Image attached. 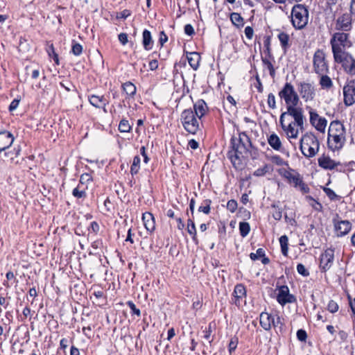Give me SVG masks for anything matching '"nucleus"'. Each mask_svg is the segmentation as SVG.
I'll return each mask as SVG.
<instances>
[{"label": "nucleus", "instance_id": "f257e3e1", "mask_svg": "<svg viewBox=\"0 0 355 355\" xmlns=\"http://www.w3.org/2000/svg\"><path fill=\"white\" fill-rule=\"evenodd\" d=\"M297 114L295 116L291 113L283 112L280 115V125L289 140L297 139L300 130L304 129L305 118L303 111L297 112ZM290 141L291 142V141Z\"/></svg>", "mask_w": 355, "mask_h": 355}, {"label": "nucleus", "instance_id": "f03ea898", "mask_svg": "<svg viewBox=\"0 0 355 355\" xmlns=\"http://www.w3.org/2000/svg\"><path fill=\"white\" fill-rule=\"evenodd\" d=\"M232 149L228 152V157L234 167H239L242 164V158L248 154L251 147L249 137L245 132H241L238 137L231 139Z\"/></svg>", "mask_w": 355, "mask_h": 355}, {"label": "nucleus", "instance_id": "7ed1b4c3", "mask_svg": "<svg viewBox=\"0 0 355 355\" xmlns=\"http://www.w3.org/2000/svg\"><path fill=\"white\" fill-rule=\"evenodd\" d=\"M346 129L338 120L330 123L327 133V146L331 151H339L346 142Z\"/></svg>", "mask_w": 355, "mask_h": 355}, {"label": "nucleus", "instance_id": "20e7f679", "mask_svg": "<svg viewBox=\"0 0 355 355\" xmlns=\"http://www.w3.org/2000/svg\"><path fill=\"white\" fill-rule=\"evenodd\" d=\"M279 96L284 99L286 105V111L285 112L291 113L296 116L297 115V112L303 111L302 107H297L300 98L291 83H285L283 88L279 92Z\"/></svg>", "mask_w": 355, "mask_h": 355}, {"label": "nucleus", "instance_id": "39448f33", "mask_svg": "<svg viewBox=\"0 0 355 355\" xmlns=\"http://www.w3.org/2000/svg\"><path fill=\"white\" fill-rule=\"evenodd\" d=\"M300 148L305 157H313L319 151L320 142L314 134L306 132L300 139Z\"/></svg>", "mask_w": 355, "mask_h": 355}, {"label": "nucleus", "instance_id": "423d86ee", "mask_svg": "<svg viewBox=\"0 0 355 355\" xmlns=\"http://www.w3.org/2000/svg\"><path fill=\"white\" fill-rule=\"evenodd\" d=\"M309 12L307 8L302 4L293 6L291 10V23L297 30H302L309 22Z\"/></svg>", "mask_w": 355, "mask_h": 355}, {"label": "nucleus", "instance_id": "0eeeda50", "mask_svg": "<svg viewBox=\"0 0 355 355\" xmlns=\"http://www.w3.org/2000/svg\"><path fill=\"white\" fill-rule=\"evenodd\" d=\"M330 44L334 56L345 53V49L349 48L352 44L349 40V34L344 32L334 33L330 40Z\"/></svg>", "mask_w": 355, "mask_h": 355}, {"label": "nucleus", "instance_id": "6e6552de", "mask_svg": "<svg viewBox=\"0 0 355 355\" xmlns=\"http://www.w3.org/2000/svg\"><path fill=\"white\" fill-rule=\"evenodd\" d=\"M181 122L184 130L192 135H195L200 130V119L195 115L191 109L184 110L181 114Z\"/></svg>", "mask_w": 355, "mask_h": 355}, {"label": "nucleus", "instance_id": "1a4fd4ad", "mask_svg": "<svg viewBox=\"0 0 355 355\" xmlns=\"http://www.w3.org/2000/svg\"><path fill=\"white\" fill-rule=\"evenodd\" d=\"M334 61L341 64L344 71L351 76H355V59L349 53L334 56Z\"/></svg>", "mask_w": 355, "mask_h": 355}, {"label": "nucleus", "instance_id": "9d476101", "mask_svg": "<svg viewBox=\"0 0 355 355\" xmlns=\"http://www.w3.org/2000/svg\"><path fill=\"white\" fill-rule=\"evenodd\" d=\"M314 71L318 75H323L328 72L329 67L325 59V53L322 50L318 49L313 58Z\"/></svg>", "mask_w": 355, "mask_h": 355}, {"label": "nucleus", "instance_id": "9b49d317", "mask_svg": "<svg viewBox=\"0 0 355 355\" xmlns=\"http://www.w3.org/2000/svg\"><path fill=\"white\" fill-rule=\"evenodd\" d=\"M297 89L304 102L311 101L315 96V91L311 83L300 82L297 84Z\"/></svg>", "mask_w": 355, "mask_h": 355}, {"label": "nucleus", "instance_id": "f8f14e48", "mask_svg": "<svg viewBox=\"0 0 355 355\" xmlns=\"http://www.w3.org/2000/svg\"><path fill=\"white\" fill-rule=\"evenodd\" d=\"M334 260V249L329 248L320 255V268L322 272L330 269Z\"/></svg>", "mask_w": 355, "mask_h": 355}, {"label": "nucleus", "instance_id": "ddd939ff", "mask_svg": "<svg viewBox=\"0 0 355 355\" xmlns=\"http://www.w3.org/2000/svg\"><path fill=\"white\" fill-rule=\"evenodd\" d=\"M310 123L319 132L324 133L327 125V120L320 116L315 110L311 109L309 111Z\"/></svg>", "mask_w": 355, "mask_h": 355}, {"label": "nucleus", "instance_id": "4468645a", "mask_svg": "<svg viewBox=\"0 0 355 355\" xmlns=\"http://www.w3.org/2000/svg\"><path fill=\"white\" fill-rule=\"evenodd\" d=\"M277 300L281 305L284 306L288 303H294L296 301V298L290 293L287 286H281L278 288Z\"/></svg>", "mask_w": 355, "mask_h": 355}, {"label": "nucleus", "instance_id": "2eb2a0df", "mask_svg": "<svg viewBox=\"0 0 355 355\" xmlns=\"http://www.w3.org/2000/svg\"><path fill=\"white\" fill-rule=\"evenodd\" d=\"M279 175L287 180L288 182L294 187L302 178V175L293 168H281L278 171Z\"/></svg>", "mask_w": 355, "mask_h": 355}, {"label": "nucleus", "instance_id": "dca6fc26", "mask_svg": "<svg viewBox=\"0 0 355 355\" xmlns=\"http://www.w3.org/2000/svg\"><path fill=\"white\" fill-rule=\"evenodd\" d=\"M344 103L350 106L355 103V82L350 81L343 87Z\"/></svg>", "mask_w": 355, "mask_h": 355}, {"label": "nucleus", "instance_id": "f3484780", "mask_svg": "<svg viewBox=\"0 0 355 355\" xmlns=\"http://www.w3.org/2000/svg\"><path fill=\"white\" fill-rule=\"evenodd\" d=\"M352 14L344 13L340 16L336 22V28L339 31H349L352 28Z\"/></svg>", "mask_w": 355, "mask_h": 355}, {"label": "nucleus", "instance_id": "a211bd4d", "mask_svg": "<svg viewBox=\"0 0 355 355\" xmlns=\"http://www.w3.org/2000/svg\"><path fill=\"white\" fill-rule=\"evenodd\" d=\"M334 229L337 236L342 237L347 234L352 230V223L347 220H334Z\"/></svg>", "mask_w": 355, "mask_h": 355}, {"label": "nucleus", "instance_id": "6ab92c4d", "mask_svg": "<svg viewBox=\"0 0 355 355\" xmlns=\"http://www.w3.org/2000/svg\"><path fill=\"white\" fill-rule=\"evenodd\" d=\"M319 166L325 170H333L338 166L340 165L339 162H336L330 158L329 156L324 155H322L318 159Z\"/></svg>", "mask_w": 355, "mask_h": 355}, {"label": "nucleus", "instance_id": "aec40b11", "mask_svg": "<svg viewBox=\"0 0 355 355\" xmlns=\"http://www.w3.org/2000/svg\"><path fill=\"white\" fill-rule=\"evenodd\" d=\"M14 141V137L11 133L7 131L0 132V151H3L8 148Z\"/></svg>", "mask_w": 355, "mask_h": 355}, {"label": "nucleus", "instance_id": "412c9836", "mask_svg": "<svg viewBox=\"0 0 355 355\" xmlns=\"http://www.w3.org/2000/svg\"><path fill=\"white\" fill-rule=\"evenodd\" d=\"M142 220L146 230L150 233L153 232L155 229V221L153 215L150 212H145L143 214Z\"/></svg>", "mask_w": 355, "mask_h": 355}, {"label": "nucleus", "instance_id": "4be33fe9", "mask_svg": "<svg viewBox=\"0 0 355 355\" xmlns=\"http://www.w3.org/2000/svg\"><path fill=\"white\" fill-rule=\"evenodd\" d=\"M273 314L263 312L260 314V324L266 331L270 330L274 322Z\"/></svg>", "mask_w": 355, "mask_h": 355}, {"label": "nucleus", "instance_id": "5701e85b", "mask_svg": "<svg viewBox=\"0 0 355 355\" xmlns=\"http://www.w3.org/2000/svg\"><path fill=\"white\" fill-rule=\"evenodd\" d=\"M194 114L198 118H201L206 114L207 111V105L205 101L200 99L198 100L193 105Z\"/></svg>", "mask_w": 355, "mask_h": 355}, {"label": "nucleus", "instance_id": "b1692460", "mask_svg": "<svg viewBox=\"0 0 355 355\" xmlns=\"http://www.w3.org/2000/svg\"><path fill=\"white\" fill-rule=\"evenodd\" d=\"M88 100L90 104L96 108H101L103 105H108V101L104 96L90 95L88 96Z\"/></svg>", "mask_w": 355, "mask_h": 355}, {"label": "nucleus", "instance_id": "393cba45", "mask_svg": "<svg viewBox=\"0 0 355 355\" xmlns=\"http://www.w3.org/2000/svg\"><path fill=\"white\" fill-rule=\"evenodd\" d=\"M142 44L146 51H150L153 47L154 42L151 33L147 29L144 30L142 33Z\"/></svg>", "mask_w": 355, "mask_h": 355}, {"label": "nucleus", "instance_id": "a878e982", "mask_svg": "<svg viewBox=\"0 0 355 355\" xmlns=\"http://www.w3.org/2000/svg\"><path fill=\"white\" fill-rule=\"evenodd\" d=\"M187 58L191 67L194 70H197L201 59L200 54L197 52L187 53Z\"/></svg>", "mask_w": 355, "mask_h": 355}, {"label": "nucleus", "instance_id": "bb28decb", "mask_svg": "<svg viewBox=\"0 0 355 355\" xmlns=\"http://www.w3.org/2000/svg\"><path fill=\"white\" fill-rule=\"evenodd\" d=\"M233 295L235 298L234 303L239 305L240 304V300L246 295L245 286L241 284H237L234 288Z\"/></svg>", "mask_w": 355, "mask_h": 355}, {"label": "nucleus", "instance_id": "cd10ccee", "mask_svg": "<svg viewBox=\"0 0 355 355\" xmlns=\"http://www.w3.org/2000/svg\"><path fill=\"white\" fill-rule=\"evenodd\" d=\"M268 144L275 150H281L282 145L279 136L275 134H271L268 138Z\"/></svg>", "mask_w": 355, "mask_h": 355}, {"label": "nucleus", "instance_id": "c85d7f7f", "mask_svg": "<svg viewBox=\"0 0 355 355\" xmlns=\"http://www.w3.org/2000/svg\"><path fill=\"white\" fill-rule=\"evenodd\" d=\"M122 89L125 93L126 98H133L136 94V86L130 81L125 82L122 85Z\"/></svg>", "mask_w": 355, "mask_h": 355}, {"label": "nucleus", "instance_id": "c756f323", "mask_svg": "<svg viewBox=\"0 0 355 355\" xmlns=\"http://www.w3.org/2000/svg\"><path fill=\"white\" fill-rule=\"evenodd\" d=\"M26 73L31 76L33 79H36L40 76V67L37 64L32 63L26 67Z\"/></svg>", "mask_w": 355, "mask_h": 355}, {"label": "nucleus", "instance_id": "7c9ffc66", "mask_svg": "<svg viewBox=\"0 0 355 355\" xmlns=\"http://www.w3.org/2000/svg\"><path fill=\"white\" fill-rule=\"evenodd\" d=\"M230 19L232 23L237 28L242 27L244 25V19L239 13H231Z\"/></svg>", "mask_w": 355, "mask_h": 355}, {"label": "nucleus", "instance_id": "2f4dec72", "mask_svg": "<svg viewBox=\"0 0 355 355\" xmlns=\"http://www.w3.org/2000/svg\"><path fill=\"white\" fill-rule=\"evenodd\" d=\"M187 232L191 236L192 240L198 243L197 232L194 222L191 219L187 220Z\"/></svg>", "mask_w": 355, "mask_h": 355}, {"label": "nucleus", "instance_id": "473e14b6", "mask_svg": "<svg viewBox=\"0 0 355 355\" xmlns=\"http://www.w3.org/2000/svg\"><path fill=\"white\" fill-rule=\"evenodd\" d=\"M320 85L322 89H330L333 86L331 79L327 75H320Z\"/></svg>", "mask_w": 355, "mask_h": 355}, {"label": "nucleus", "instance_id": "72a5a7b5", "mask_svg": "<svg viewBox=\"0 0 355 355\" xmlns=\"http://www.w3.org/2000/svg\"><path fill=\"white\" fill-rule=\"evenodd\" d=\"M46 52L48 53V55L50 57V58H52L55 63V64L57 65H59L60 64V61H59V58H58V53L55 52V48H54V46L53 44L51 43L50 44L47 49H46Z\"/></svg>", "mask_w": 355, "mask_h": 355}, {"label": "nucleus", "instance_id": "f704fd0d", "mask_svg": "<svg viewBox=\"0 0 355 355\" xmlns=\"http://www.w3.org/2000/svg\"><path fill=\"white\" fill-rule=\"evenodd\" d=\"M140 163H141L140 157L138 155L134 157L133 162H132V164L130 167V173L132 175L138 173V172L140 169Z\"/></svg>", "mask_w": 355, "mask_h": 355}, {"label": "nucleus", "instance_id": "c9c22d12", "mask_svg": "<svg viewBox=\"0 0 355 355\" xmlns=\"http://www.w3.org/2000/svg\"><path fill=\"white\" fill-rule=\"evenodd\" d=\"M279 243L281 245L282 252L284 256L288 255V238L286 235H283L279 238Z\"/></svg>", "mask_w": 355, "mask_h": 355}, {"label": "nucleus", "instance_id": "e433bc0d", "mask_svg": "<svg viewBox=\"0 0 355 355\" xmlns=\"http://www.w3.org/2000/svg\"><path fill=\"white\" fill-rule=\"evenodd\" d=\"M119 130L120 132H130L132 130V125L129 123V121L125 119L121 120L119 124Z\"/></svg>", "mask_w": 355, "mask_h": 355}, {"label": "nucleus", "instance_id": "4c0bfd02", "mask_svg": "<svg viewBox=\"0 0 355 355\" xmlns=\"http://www.w3.org/2000/svg\"><path fill=\"white\" fill-rule=\"evenodd\" d=\"M261 60L263 65L269 70L270 76L274 78L275 76V69L273 67V64H272V62L266 57H262Z\"/></svg>", "mask_w": 355, "mask_h": 355}, {"label": "nucleus", "instance_id": "58836bf2", "mask_svg": "<svg viewBox=\"0 0 355 355\" xmlns=\"http://www.w3.org/2000/svg\"><path fill=\"white\" fill-rule=\"evenodd\" d=\"M278 39L280 42L282 47L284 49H286L289 46V35L287 33L282 32L278 35Z\"/></svg>", "mask_w": 355, "mask_h": 355}, {"label": "nucleus", "instance_id": "ea45409f", "mask_svg": "<svg viewBox=\"0 0 355 355\" xmlns=\"http://www.w3.org/2000/svg\"><path fill=\"white\" fill-rule=\"evenodd\" d=\"M20 153L21 149L20 148H18L17 149H15L13 152H8V153H6V155L10 157V160L12 163L19 164L20 163V159L19 158Z\"/></svg>", "mask_w": 355, "mask_h": 355}, {"label": "nucleus", "instance_id": "a19ab883", "mask_svg": "<svg viewBox=\"0 0 355 355\" xmlns=\"http://www.w3.org/2000/svg\"><path fill=\"white\" fill-rule=\"evenodd\" d=\"M250 227L247 222H241L239 223L240 234L242 237H245L250 232Z\"/></svg>", "mask_w": 355, "mask_h": 355}, {"label": "nucleus", "instance_id": "79ce46f5", "mask_svg": "<svg viewBox=\"0 0 355 355\" xmlns=\"http://www.w3.org/2000/svg\"><path fill=\"white\" fill-rule=\"evenodd\" d=\"M211 200L209 199H207L203 201V203L202 205H200L198 208V211L203 212L205 214H209L210 213L211 210Z\"/></svg>", "mask_w": 355, "mask_h": 355}, {"label": "nucleus", "instance_id": "37998d69", "mask_svg": "<svg viewBox=\"0 0 355 355\" xmlns=\"http://www.w3.org/2000/svg\"><path fill=\"white\" fill-rule=\"evenodd\" d=\"M272 208L274 209L272 216L273 218L276 220H280L282 217V209L278 205L275 204H272L271 205Z\"/></svg>", "mask_w": 355, "mask_h": 355}, {"label": "nucleus", "instance_id": "c03bdc74", "mask_svg": "<svg viewBox=\"0 0 355 355\" xmlns=\"http://www.w3.org/2000/svg\"><path fill=\"white\" fill-rule=\"evenodd\" d=\"M295 188L299 189L303 194L308 193L310 191V189L308 185L303 181L302 178L295 185Z\"/></svg>", "mask_w": 355, "mask_h": 355}, {"label": "nucleus", "instance_id": "a18cd8bd", "mask_svg": "<svg viewBox=\"0 0 355 355\" xmlns=\"http://www.w3.org/2000/svg\"><path fill=\"white\" fill-rule=\"evenodd\" d=\"M306 199L310 202V205L314 209L320 211L322 209V205L317 202L312 196H306Z\"/></svg>", "mask_w": 355, "mask_h": 355}, {"label": "nucleus", "instance_id": "49530a36", "mask_svg": "<svg viewBox=\"0 0 355 355\" xmlns=\"http://www.w3.org/2000/svg\"><path fill=\"white\" fill-rule=\"evenodd\" d=\"M269 171V166L265 164L263 167L259 168L254 171L253 175L257 177L265 175Z\"/></svg>", "mask_w": 355, "mask_h": 355}, {"label": "nucleus", "instance_id": "de8ad7c7", "mask_svg": "<svg viewBox=\"0 0 355 355\" xmlns=\"http://www.w3.org/2000/svg\"><path fill=\"white\" fill-rule=\"evenodd\" d=\"M72 194L77 198H82L86 197V192L85 190H80V184L73 189Z\"/></svg>", "mask_w": 355, "mask_h": 355}, {"label": "nucleus", "instance_id": "09e8293b", "mask_svg": "<svg viewBox=\"0 0 355 355\" xmlns=\"http://www.w3.org/2000/svg\"><path fill=\"white\" fill-rule=\"evenodd\" d=\"M71 52L76 56L80 55L83 52L82 45L78 43H73Z\"/></svg>", "mask_w": 355, "mask_h": 355}, {"label": "nucleus", "instance_id": "8fccbe9b", "mask_svg": "<svg viewBox=\"0 0 355 355\" xmlns=\"http://www.w3.org/2000/svg\"><path fill=\"white\" fill-rule=\"evenodd\" d=\"M265 256V251L262 248L257 250L255 253H251L250 257L252 260H257Z\"/></svg>", "mask_w": 355, "mask_h": 355}, {"label": "nucleus", "instance_id": "3c124183", "mask_svg": "<svg viewBox=\"0 0 355 355\" xmlns=\"http://www.w3.org/2000/svg\"><path fill=\"white\" fill-rule=\"evenodd\" d=\"M238 204L235 200H230L227 203V209L230 212L234 213L237 209Z\"/></svg>", "mask_w": 355, "mask_h": 355}, {"label": "nucleus", "instance_id": "603ef678", "mask_svg": "<svg viewBox=\"0 0 355 355\" xmlns=\"http://www.w3.org/2000/svg\"><path fill=\"white\" fill-rule=\"evenodd\" d=\"M327 309L332 313H336L338 310V305L335 301L330 300L327 304Z\"/></svg>", "mask_w": 355, "mask_h": 355}, {"label": "nucleus", "instance_id": "864d4df0", "mask_svg": "<svg viewBox=\"0 0 355 355\" xmlns=\"http://www.w3.org/2000/svg\"><path fill=\"white\" fill-rule=\"evenodd\" d=\"M297 271L304 277H308L309 275V272L306 269L305 266L302 263L297 264Z\"/></svg>", "mask_w": 355, "mask_h": 355}, {"label": "nucleus", "instance_id": "5fc2aeb1", "mask_svg": "<svg viewBox=\"0 0 355 355\" xmlns=\"http://www.w3.org/2000/svg\"><path fill=\"white\" fill-rule=\"evenodd\" d=\"M267 103L269 107L271 109L276 108V101L273 94L270 93L268 96Z\"/></svg>", "mask_w": 355, "mask_h": 355}, {"label": "nucleus", "instance_id": "6e6d98bb", "mask_svg": "<svg viewBox=\"0 0 355 355\" xmlns=\"http://www.w3.org/2000/svg\"><path fill=\"white\" fill-rule=\"evenodd\" d=\"M272 161L273 163L278 166L288 165L287 162L284 161L280 156L275 155L272 157Z\"/></svg>", "mask_w": 355, "mask_h": 355}, {"label": "nucleus", "instance_id": "4d7b16f0", "mask_svg": "<svg viewBox=\"0 0 355 355\" xmlns=\"http://www.w3.org/2000/svg\"><path fill=\"white\" fill-rule=\"evenodd\" d=\"M238 345V338H233L230 340L229 346H228V350L230 354H232Z\"/></svg>", "mask_w": 355, "mask_h": 355}, {"label": "nucleus", "instance_id": "13d9d810", "mask_svg": "<svg viewBox=\"0 0 355 355\" xmlns=\"http://www.w3.org/2000/svg\"><path fill=\"white\" fill-rule=\"evenodd\" d=\"M127 305L130 307L132 313L133 314H135L137 315V316H140L141 315V311L139 309H137L135 306V304L133 303V302L132 301H128L127 302Z\"/></svg>", "mask_w": 355, "mask_h": 355}, {"label": "nucleus", "instance_id": "bf43d9fd", "mask_svg": "<svg viewBox=\"0 0 355 355\" xmlns=\"http://www.w3.org/2000/svg\"><path fill=\"white\" fill-rule=\"evenodd\" d=\"M99 230H100L99 225L96 221L92 222L88 228L89 232H92L94 234H97L98 232H99Z\"/></svg>", "mask_w": 355, "mask_h": 355}, {"label": "nucleus", "instance_id": "052dcab7", "mask_svg": "<svg viewBox=\"0 0 355 355\" xmlns=\"http://www.w3.org/2000/svg\"><path fill=\"white\" fill-rule=\"evenodd\" d=\"M297 338L300 341H305L307 338L306 332L303 329H299L297 331Z\"/></svg>", "mask_w": 355, "mask_h": 355}, {"label": "nucleus", "instance_id": "680f3d73", "mask_svg": "<svg viewBox=\"0 0 355 355\" xmlns=\"http://www.w3.org/2000/svg\"><path fill=\"white\" fill-rule=\"evenodd\" d=\"M92 180V175L89 173H85L81 175L80 178V184H85Z\"/></svg>", "mask_w": 355, "mask_h": 355}, {"label": "nucleus", "instance_id": "e2e57ef3", "mask_svg": "<svg viewBox=\"0 0 355 355\" xmlns=\"http://www.w3.org/2000/svg\"><path fill=\"white\" fill-rule=\"evenodd\" d=\"M20 101H21V98H15L10 103V106H9V111L10 112H12L14 111L15 110H16V108L19 106V104L20 103Z\"/></svg>", "mask_w": 355, "mask_h": 355}, {"label": "nucleus", "instance_id": "0e129e2a", "mask_svg": "<svg viewBox=\"0 0 355 355\" xmlns=\"http://www.w3.org/2000/svg\"><path fill=\"white\" fill-rule=\"evenodd\" d=\"M168 41V36L166 35L164 31H161L159 37V43L161 46H163L164 44Z\"/></svg>", "mask_w": 355, "mask_h": 355}, {"label": "nucleus", "instance_id": "69168bd1", "mask_svg": "<svg viewBox=\"0 0 355 355\" xmlns=\"http://www.w3.org/2000/svg\"><path fill=\"white\" fill-rule=\"evenodd\" d=\"M204 332V338L206 340H209L212 334V324L209 323L207 328L205 329Z\"/></svg>", "mask_w": 355, "mask_h": 355}, {"label": "nucleus", "instance_id": "338daca9", "mask_svg": "<svg viewBox=\"0 0 355 355\" xmlns=\"http://www.w3.org/2000/svg\"><path fill=\"white\" fill-rule=\"evenodd\" d=\"M184 33L188 35H193L195 33L194 28L191 24H186L184 28Z\"/></svg>", "mask_w": 355, "mask_h": 355}, {"label": "nucleus", "instance_id": "774afa93", "mask_svg": "<svg viewBox=\"0 0 355 355\" xmlns=\"http://www.w3.org/2000/svg\"><path fill=\"white\" fill-rule=\"evenodd\" d=\"M244 32L248 39L251 40L252 38L254 35V31L251 26L245 27Z\"/></svg>", "mask_w": 355, "mask_h": 355}]
</instances>
